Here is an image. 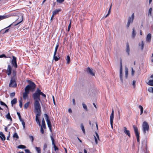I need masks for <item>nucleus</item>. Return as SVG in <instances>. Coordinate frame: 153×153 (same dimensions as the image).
I'll use <instances>...</instances> for the list:
<instances>
[{
	"label": "nucleus",
	"instance_id": "1",
	"mask_svg": "<svg viewBox=\"0 0 153 153\" xmlns=\"http://www.w3.org/2000/svg\"><path fill=\"white\" fill-rule=\"evenodd\" d=\"M27 82L29 84L25 87V92L23 94V98L25 100L28 98V94L29 93L30 91H34L36 86V85L34 82L29 80L27 81Z\"/></svg>",
	"mask_w": 153,
	"mask_h": 153
},
{
	"label": "nucleus",
	"instance_id": "2",
	"mask_svg": "<svg viewBox=\"0 0 153 153\" xmlns=\"http://www.w3.org/2000/svg\"><path fill=\"white\" fill-rule=\"evenodd\" d=\"M33 97L34 101V104H40L39 101H40V89L37 88L35 92L33 94Z\"/></svg>",
	"mask_w": 153,
	"mask_h": 153
},
{
	"label": "nucleus",
	"instance_id": "3",
	"mask_svg": "<svg viewBox=\"0 0 153 153\" xmlns=\"http://www.w3.org/2000/svg\"><path fill=\"white\" fill-rule=\"evenodd\" d=\"M142 130L144 134H145L146 132H148L149 131V125L146 121H144L143 123Z\"/></svg>",
	"mask_w": 153,
	"mask_h": 153
},
{
	"label": "nucleus",
	"instance_id": "4",
	"mask_svg": "<svg viewBox=\"0 0 153 153\" xmlns=\"http://www.w3.org/2000/svg\"><path fill=\"white\" fill-rule=\"evenodd\" d=\"M17 86V83L16 82V78L14 77H11L10 83L9 84V86L11 87H16Z\"/></svg>",
	"mask_w": 153,
	"mask_h": 153
},
{
	"label": "nucleus",
	"instance_id": "5",
	"mask_svg": "<svg viewBox=\"0 0 153 153\" xmlns=\"http://www.w3.org/2000/svg\"><path fill=\"white\" fill-rule=\"evenodd\" d=\"M44 116L45 118L46 119V121H47L48 126L51 132H52L51 129V122L49 119L48 115L46 114H44Z\"/></svg>",
	"mask_w": 153,
	"mask_h": 153
},
{
	"label": "nucleus",
	"instance_id": "6",
	"mask_svg": "<svg viewBox=\"0 0 153 153\" xmlns=\"http://www.w3.org/2000/svg\"><path fill=\"white\" fill-rule=\"evenodd\" d=\"M13 59L11 61V63L12 67L15 68L18 67V65L17 63V60L16 58L14 56H13Z\"/></svg>",
	"mask_w": 153,
	"mask_h": 153
},
{
	"label": "nucleus",
	"instance_id": "7",
	"mask_svg": "<svg viewBox=\"0 0 153 153\" xmlns=\"http://www.w3.org/2000/svg\"><path fill=\"white\" fill-rule=\"evenodd\" d=\"M35 109L37 113L41 114V107L40 104H34Z\"/></svg>",
	"mask_w": 153,
	"mask_h": 153
},
{
	"label": "nucleus",
	"instance_id": "8",
	"mask_svg": "<svg viewBox=\"0 0 153 153\" xmlns=\"http://www.w3.org/2000/svg\"><path fill=\"white\" fill-rule=\"evenodd\" d=\"M134 18V14L133 13L131 15V16H130L128 18V22H127V26L128 27L130 25L131 23H132L133 22V20Z\"/></svg>",
	"mask_w": 153,
	"mask_h": 153
},
{
	"label": "nucleus",
	"instance_id": "9",
	"mask_svg": "<svg viewBox=\"0 0 153 153\" xmlns=\"http://www.w3.org/2000/svg\"><path fill=\"white\" fill-rule=\"evenodd\" d=\"M6 71V73L7 74V75L9 76L12 73V67L10 65H7V69Z\"/></svg>",
	"mask_w": 153,
	"mask_h": 153
},
{
	"label": "nucleus",
	"instance_id": "10",
	"mask_svg": "<svg viewBox=\"0 0 153 153\" xmlns=\"http://www.w3.org/2000/svg\"><path fill=\"white\" fill-rule=\"evenodd\" d=\"M20 19H21L20 21L19 22H17L16 24H15V22H13L11 24H10V25H9L6 28H5L6 29L8 27H9L12 26H15L17 25H18L23 20V16H22L21 15L20 16Z\"/></svg>",
	"mask_w": 153,
	"mask_h": 153
},
{
	"label": "nucleus",
	"instance_id": "11",
	"mask_svg": "<svg viewBox=\"0 0 153 153\" xmlns=\"http://www.w3.org/2000/svg\"><path fill=\"white\" fill-rule=\"evenodd\" d=\"M86 72L87 73L91 75L94 76V74L93 71L92 69H91L89 67H88L86 69Z\"/></svg>",
	"mask_w": 153,
	"mask_h": 153
},
{
	"label": "nucleus",
	"instance_id": "12",
	"mask_svg": "<svg viewBox=\"0 0 153 153\" xmlns=\"http://www.w3.org/2000/svg\"><path fill=\"white\" fill-rule=\"evenodd\" d=\"M51 138L52 141V144L53 145L55 151H56L57 150H58V148L56 147L54 143V140L53 138V137L51 135Z\"/></svg>",
	"mask_w": 153,
	"mask_h": 153
},
{
	"label": "nucleus",
	"instance_id": "13",
	"mask_svg": "<svg viewBox=\"0 0 153 153\" xmlns=\"http://www.w3.org/2000/svg\"><path fill=\"white\" fill-rule=\"evenodd\" d=\"M124 131L125 133L130 137H131V134L129 131L127 130V128L126 127H124Z\"/></svg>",
	"mask_w": 153,
	"mask_h": 153
},
{
	"label": "nucleus",
	"instance_id": "14",
	"mask_svg": "<svg viewBox=\"0 0 153 153\" xmlns=\"http://www.w3.org/2000/svg\"><path fill=\"white\" fill-rule=\"evenodd\" d=\"M133 128H134V131L135 132V135H139L138 132V130L137 127H136L135 125H133Z\"/></svg>",
	"mask_w": 153,
	"mask_h": 153
},
{
	"label": "nucleus",
	"instance_id": "15",
	"mask_svg": "<svg viewBox=\"0 0 153 153\" xmlns=\"http://www.w3.org/2000/svg\"><path fill=\"white\" fill-rule=\"evenodd\" d=\"M11 15H4L3 16L0 15V21L4 19H5L10 17Z\"/></svg>",
	"mask_w": 153,
	"mask_h": 153
},
{
	"label": "nucleus",
	"instance_id": "16",
	"mask_svg": "<svg viewBox=\"0 0 153 153\" xmlns=\"http://www.w3.org/2000/svg\"><path fill=\"white\" fill-rule=\"evenodd\" d=\"M114 118V111L113 109L112 110L111 114V115L110 116V123H112V122H113Z\"/></svg>",
	"mask_w": 153,
	"mask_h": 153
},
{
	"label": "nucleus",
	"instance_id": "17",
	"mask_svg": "<svg viewBox=\"0 0 153 153\" xmlns=\"http://www.w3.org/2000/svg\"><path fill=\"white\" fill-rule=\"evenodd\" d=\"M0 138L2 140H5L6 139L5 137L2 132H0Z\"/></svg>",
	"mask_w": 153,
	"mask_h": 153
},
{
	"label": "nucleus",
	"instance_id": "18",
	"mask_svg": "<svg viewBox=\"0 0 153 153\" xmlns=\"http://www.w3.org/2000/svg\"><path fill=\"white\" fill-rule=\"evenodd\" d=\"M151 38V35L149 33L147 34L146 38V40L147 42H150Z\"/></svg>",
	"mask_w": 153,
	"mask_h": 153
},
{
	"label": "nucleus",
	"instance_id": "19",
	"mask_svg": "<svg viewBox=\"0 0 153 153\" xmlns=\"http://www.w3.org/2000/svg\"><path fill=\"white\" fill-rule=\"evenodd\" d=\"M136 33L134 27L132 29V33L131 36L132 38L134 39L136 35Z\"/></svg>",
	"mask_w": 153,
	"mask_h": 153
},
{
	"label": "nucleus",
	"instance_id": "20",
	"mask_svg": "<svg viewBox=\"0 0 153 153\" xmlns=\"http://www.w3.org/2000/svg\"><path fill=\"white\" fill-rule=\"evenodd\" d=\"M6 118L10 120L11 122L12 121V119L11 118V117L10 116V113L9 112V111H8V113L7 114L6 116Z\"/></svg>",
	"mask_w": 153,
	"mask_h": 153
},
{
	"label": "nucleus",
	"instance_id": "21",
	"mask_svg": "<svg viewBox=\"0 0 153 153\" xmlns=\"http://www.w3.org/2000/svg\"><path fill=\"white\" fill-rule=\"evenodd\" d=\"M61 10L60 9H56L53 12L52 14H53V15H55L58 14L59 12L61 11Z\"/></svg>",
	"mask_w": 153,
	"mask_h": 153
},
{
	"label": "nucleus",
	"instance_id": "22",
	"mask_svg": "<svg viewBox=\"0 0 153 153\" xmlns=\"http://www.w3.org/2000/svg\"><path fill=\"white\" fill-rule=\"evenodd\" d=\"M126 52L127 53L128 55H129V51H130V48L129 47V45L128 43H127L126 45Z\"/></svg>",
	"mask_w": 153,
	"mask_h": 153
},
{
	"label": "nucleus",
	"instance_id": "23",
	"mask_svg": "<svg viewBox=\"0 0 153 153\" xmlns=\"http://www.w3.org/2000/svg\"><path fill=\"white\" fill-rule=\"evenodd\" d=\"M139 46L141 47V50H143L144 46V44L143 41H142L141 43H140L139 44Z\"/></svg>",
	"mask_w": 153,
	"mask_h": 153
},
{
	"label": "nucleus",
	"instance_id": "24",
	"mask_svg": "<svg viewBox=\"0 0 153 153\" xmlns=\"http://www.w3.org/2000/svg\"><path fill=\"white\" fill-rule=\"evenodd\" d=\"M17 102V100L16 98H14L13 100L11 102L12 106H13L14 104H16Z\"/></svg>",
	"mask_w": 153,
	"mask_h": 153
},
{
	"label": "nucleus",
	"instance_id": "25",
	"mask_svg": "<svg viewBox=\"0 0 153 153\" xmlns=\"http://www.w3.org/2000/svg\"><path fill=\"white\" fill-rule=\"evenodd\" d=\"M147 83L149 85L153 86V79L149 80Z\"/></svg>",
	"mask_w": 153,
	"mask_h": 153
},
{
	"label": "nucleus",
	"instance_id": "26",
	"mask_svg": "<svg viewBox=\"0 0 153 153\" xmlns=\"http://www.w3.org/2000/svg\"><path fill=\"white\" fill-rule=\"evenodd\" d=\"M56 54H55V53H54V55H53V59L56 61H58L59 60V56L58 57L57 56H56Z\"/></svg>",
	"mask_w": 153,
	"mask_h": 153
},
{
	"label": "nucleus",
	"instance_id": "27",
	"mask_svg": "<svg viewBox=\"0 0 153 153\" xmlns=\"http://www.w3.org/2000/svg\"><path fill=\"white\" fill-rule=\"evenodd\" d=\"M17 147L19 149H25L26 148L25 146L22 145H19Z\"/></svg>",
	"mask_w": 153,
	"mask_h": 153
},
{
	"label": "nucleus",
	"instance_id": "28",
	"mask_svg": "<svg viewBox=\"0 0 153 153\" xmlns=\"http://www.w3.org/2000/svg\"><path fill=\"white\" fill-rule=\"evenodd\" d=\"M138 107L140 109V114L141 115L143 112V107L140 105H139L138 106Z\"/></svg>",
	"mask_w": 153,
	"mask_h": 153
},
{
	"label": "nucleus",
	"instance_id": "29",
	"mask_svg": "<svg viewBox=\"0 0 153 153\" xmlns=\"http://www.w3.org/2000/svg\"><path fill=\"white\" fill-rule=\"evenodd\" d=\"M42 125L43 128H46L45 123V120L43 118H42Z\"/></svg>",
	"mask_w": 153,
	"mask_h": 153
},
{
	"label": "nucleus",
	"instance_id": "30",
	"mask_svg": "<svg viewBox=\"0 0 153 153\" xmlns=\"http://www.w3.org/2000/svg\"><path fill=\"white\" fill-rule=\"evenodd\" d=\"M128 69L127 68H125V77L126 79L128 76Z\"/></svg>",
	"mask_w": 153,
	"mask_h": 153
},
{
	"label": "nucleus",
	"instance_id": "31",
	"mask_svg": "<svg viewBox=\"0 0 153 153\" xmlns=\"http://www.w3.org/2000/svg\"><path fill=\"white\" fill-rule=\"evenodd\" d=\"M66 60L67 64H69L71 61L70 58L69 56H67Z\"/></svg>",
	"mask_w": 153,
	"mask_h": 153
},
{
	"label": "nucleus",
	"instance_id": "32",
	"mask_svg": "<svg viewBox=\"0 0 153 153\" xmlns=\"http://www.w3.org/2000/svg\"><path fill=\"white\" fill-rule=\"evenodd\" d=\"M0 104L2 105H4L5 106L7 109H8V108L7 106V105H6L4 102L2 101H0Z\"/></svg>",
	"mask_w": 153,
	"mask_h": 153
},
{
	"label": "nucleus",
	"instance_id": "33",
	"mask_svg": "<svg viewBox=\"0 0 153 153\" xmlns=\"http://www.w3.org/2000/svg\"><path fill=\"white\" fill-rule=\"evenodd\" d=\"M152 8H150L149 10V12H148V16H152Z\"/></svg>",
	"mask_w": 153,
	"mask_h": 153
},
{
	"label": "nucleus",
	"instance_id": "34",
	"mask_svg": "<svg viewBox=\"0 0 153 153\" xmlns=\"http://www.w3.org/2000/svg\"><path fill=\"white\" fill-rule=\"evenodd\" d=\"M82 105L83 108L86 111H87L88 109L87 108V105L84 103H82Z\"/></svg>",
	"mask_w": 153,
	"mask_h": 153
},
{
	"label": "nucleus",
	"instance_id": "35",
	"mask_svg": "<svg viewBox=\"0 0 153 153\" xmlns=\"http://www.w3.org/2000/svg\"><path fill=\"white\" fill-rule=\"evenodd\" d=\"M80 127L81 129L82 130L84 134H85V129L84 128V126L83 125V124L82 123L81 124Z\"/></svg>",
	"mask_w": 153,
	"mask_h": 153
},
{
	"label": "nucleus",
	"instance_id": "36",
	"mask_svg": "<svg viewBox=\"0 0 153 153\" xmlns=\"http://www.w3.org/2000/svg\"><path fill=\"white\" fill-rule=\"evenodd\" d=\"M35 148L38 153H41V149L39 147H36Z\"/></svg>",
	"mask_w": 153,
	"mask_h": 153
},
{
	"label": "nucleus",
	"instance_id": "37",
	"mask_svg": "<svg viewBox=\"0 0 153 153\" xmlns=\"http://www.w3.org/2000/svg\"><path fill=\"white\" fill-rule=\"evenodd\" d=\"M29 102H28L24 105V108L25 109H27L29 106Z\"/></svg>",
	"mask_w": 153,
	"mask_h": 153
},
{
	"label": "nucleus",
	"instance_id": "38",
	"mask_svg": "<svg viewBox=\"0 0 153 153\" xmlns=\"http://www.w3.org/2000/svg\"><path fill=\"white\" fill-rule=\"evenodd\" d=\"M120 80L122 82H123V74L122 73H120Z\"/></svg>",
	"mask_w": 153,
	"mask_h": 153
},
{
	"label": "nucleus",
	"instance_id": "39",
	"mask_svg": "<svg viewBox=\"0 0 153 153\" xmlns=\"http://www.w3.org/2000/svg\"><path fill=\"white\" fill-rule=\"evenodd\" d=\"M59 44H57L56 46V47L55 48V51L54 52V53H55V54H56V53L57 50L58 48L59 47Z\"/></svg>",
	"mask_w": 153,
	"mask_h": 153
},
{
	"label": "nucleus",
	"instance_id": "40",
	"mask_svg": "<svg viewBox=\"0 0 153 153\" xmlns=\"http://www.w3.org/2000/svg\"><path fill=\"white\" fill-rule=\"evenodd\" d=\"M41 95H42L44 98H45L46 97V95L43 92H41V90H40V96Z\"/></svg>",
	"mask_w": 153,
	"mask_h": 153
},
{
	"label": "nucleus",
	"instance_id": "41",
	"mask_svg": "<svg viewBox=\"0 0 153 153\" xmlns=\"http://www.w3.org/2000/svg\"><path fill=\"white\" fill-rule=\"evenodd\" d=\"M36 121L37 123L39 124V126H41L39 118H36Z\"/></svg>",
	"mask_w": 153,
	"mask_h": 153
},
{
	"label": "nucleus",
	"instance_id": "42",
	"mask_svg": "<svg viewBox=\"0 0 153 153\" xmlns=\"http://www.w3.org/2000/svg\"><path fill=\"white\" fill-rule=\"evenodd\" d=\"M13 137L14 138L16 137V138H19V137L16 133H15L13 135Z\"/></svg>",
	"mask_w": 153,
	"mask_h": 153
},
{
	"label": "nucleus",
	"instance_id": "43",
	"mask_svg": "<svg viewBox=\"0 0 153 153\" xmlns=\"http://www.w3.org/2000/svg\"><path fill=\"white\" fill-rule=\"evenodd\" d=\"M19 106L21 108H22V100H19Z\"/></svg>",
	"mask_w": 153,
	"mask_h": 153
},
{
	"label": "nucleus",
	"instance_id": "44",
	"mask_svg": "<svg viewBox=\"0 0 153 153\" xmlns=\"http://www.w3.org/2000/svg\"><path fill=\"white\" fill-rule=\"evenodd\" d=\"M13 76L12 77H14V78H16L15 76H16V71L14 70H13Z\"/></svg>",
	"mask_w": 153,
	"mask_h": 153
},
{
	"label": "nucleus",
	"instance_id": "45",
	"mask_svg": "<svg viewBox=\"0 0 153 153\" xmlns=\"http://www.w3.org/2000/svg\"><path fill=\"white\" fill-rule=\"evenodd\" d=\"M71 21H70V23L68 26V29L67 30L68 32H69L70 31V28L71 27Z\"/></svg>",
	"mask_w": 153,
	"mask_h": 153
},
{
	"label": "nucleus",
	"instance_id": "46",
	"mask_svg": "<svg viewBox=\"0 0 153 153\" xmlns=\"http://www.w3.org/2000/svg\"><path fill=\"white\" fill-rule=\"evenodd\" d=\"M15 93L14 92H13L12 93H11L10 94V97H12L15 96Z\"/></svg>",
	"mask_w": 153,
	"mask_h": 153
},
{
	"label": "nucleus",
	"instance_id": "47",
	"mask_svg": "<svg viewBox=\"0 0 153 153\" xmlns=\"http://www.w3.org/2000/svg\"><path fill=\"white\" fill-rule=\"evenodd\" d=\"M30 139L31 140V141L32 142H33L34 140V138L33 136H30L29 137Z\"/></svg>",
	"mask_w": 153,
	"mask_h": 153
},
{
	"label": "nucleus",
	"instance_id": "48",
	"mask_svg": "<svg viewBox=\"0 0 153 153\" xmlns=\"http://www.w3.org/2000/svg\"><path fill=\"white\" fill-rule=\"evenodd\" d=\"M41 126V128L40 129V131L42 134H43L44 133V129Z\"/></svg>",
	"mask_w": 153,
	"mask_h": 153
},
{
	"label": "nucleus",
	"instance_id": "49",
	"mask_svg": "<svg viewBox=\"0 0 153 153\" xmlns=\"http://www.w3.org/2000/svg\"><path fill=\"white\" fill-rule=\"evenodd\" d=\"M65 0H56V1L59 3H62Z\"/></svg>",
	"mask_w": 153,
	"mask_h": 153
},
{
	"label": "nucleus",
	"instance_id": "50",
	"mask_svg": "<svg viewBox=\"0 0 153 153\" xmlns=\"http://www.w3.org/2000/svg\"><path fill=\"white\" fill-rule=\"evenodd\" d=\"M47 147V145L46 143H45L44 144V146H43V149L44 150Z\"/></svg>",
	"mask_w": 153,
	"mask_h": 153
},
{
	"label": "nucleus",
	"instance_id": "51",
	"mask_svg": "<svg viewBox=\"0 0 153 153\" xmlns=\"http://www.w3.org/2000/svg\"><path fill=\"white\" fill-rule=\"evenodd\" d=\"M3 57L7 58V56L4 54H2L0 55V58H3Z\"/></svg>",
	"mask_w": 153,
	"mask_h": 153
},
{
	"label": "nucleus",
	"instance_id": "52",
	"mask_svg": "<svg viewBox=\"0 0 153 153\" xmlns=\"http://www.w3.org/2000/svg\"><path fill=\"white\" fill-rule=\"evenodd\" d=\"M22 124L23 126V129H24L25 128V123L24 121H22Z\"/></svg>",
	"mask_w": 153,
	"mask_h": 153
},
{
	"label": "nucleus",
	"instance_id": "53",
	"mask_svg": "<svg viewBox=\"0 0 153 153\" xmlns=\"http://www.w3.org/2000/svg\"><path fill=\"white\" fill-rule=\"evenodd\" d=\"M25 153H31L30 152V150L29 149H25Z\"/></svg>",
	"mask_w": 153,
	"mask_h": 153
},
{
	"label": "nucleus",
	"instance_id": "54",
	"mask_svg": "<svg viewBox=\"0 0 153 153\" xmlns=\"http://www.w3.org/2000/svg\"><path fill=\"white\" fill-rule=\"evenodd\" d=\"M41 114L36 113V118H39V117L40 115Z\"/></svg>",
	"mask_w": 153,
	"mask_h": 153
},
{
	"label": "nucleus",
	"instance_id": "55",
	"mask_svg": "<svg viewBox=\"0 0 153 153\" xmlns=\"http://www.w3.org/2000/svg\"><path fill=\"white\" fill-rule=\"evenodd\" d=\"M134 71L133 70L132 68H131V75L132 76H133L134 74Z\"/></svg>",
	"mask_w": 153,
	"mask_h": 153
},
{
	"label": "nucleus",
	"instance_id": "56",
	"mask_svg": "<svg viewBox=\"0 0 153 153\" xmlns=\"http://www.w3.org/2000/svg\"><path fill=\"white\" fill-rule=\"evenodd\" d=\"M136 81L135 80H133L132 82V85L134 86V88L135 86Z\"/></svg>",
	"mask_w": 153,
	"mask_h": 153
},
{
	"label": "nucleus",
	"instance_id": "57",
	"mask_svg": "<svg viewBox=\"0 0 153 153\" xmlns=\"http://www.w3.org/2000/svg\"><path fill=\"white\" fill-rule=\"evenodd\" d=\"M136 137H137V141L138 142H139L140 141V140L139 139V135H136Z\"/></svg>",
	"mask_w": 153,
	"mask_h": 153
},
{
	"label": "nucleus",
	"instance_id": "58",
	"mask_svg": "<svg viewBox=\"0 0 153 153\" xmlns=\"http://www.w3.org/2000/svg\"><path fill=\"white\" fill-rule=\"evenodd\" d=\"M17 114L19 117V118H20L21 117V116L20 113L19 112H17Z\"/></svg>",
	"mask_w": 153,
	"mask_h": 153
},
{
	"label": "nucleus",
	"instance_id": "59",
	"mask_svg": "<svg viewBox=\"0 0 153 153\" xmlns=\"http://www.w3.org/2000/svg\"><path fill=\"white\" fill-rule=\"evenodd\" d=\"M148 90L149 91V92H151L153 93V87L151 88V89H148Z\"/></svg>",
	"mask_w": 153,
	"mask_h": 153
},
{
	"label": "nucleus",
	"instance_id": "60",
	"mask_svg": "<svg viewBox=\"0 0 153 153\" xmlns=\"http://www.w3.org/2000/svg\"><path fill=\"white\" fill-rule=\"evenodd\" d=\"M94 138L95 140V143L96 144H97V139L96 137V136H94Z\"/></svg>",
	"mask_w": 153,
	"mask_h": 153
},
{
	"label": "nucleus",
	"instance_id": "61",
	"mask_svg": "<svg viewBox=\"0 0 153 153\" xmlns=\"http://www.w3.org/2000/svg\"><path fill=\"white\" fill-rule=\"evenodd\" d=\"M73 104L74 105H75L76 104L75 100L74 99H73L72 100Z\"/></svg>",
	"mask_w": 153,
	"mask_h": 153
},
{
	"label": "nucleus",
	"instance_id": "62",
	"mask_svg": "<svg viewBox=\"0 0 153 153\" xmlns=\"http://www.w3.org/2000/svg\"><path fill=\"white\" fill-rule=\"evenodd\" d=\"M120 73H122V67H120Z\"/></svg>",
	"mask_w": 153,
	"mask_h": 153
},
{
	"label": "nucleus",
	"instance_id": "63",
	"mask_svg": "<svg viewBox=\"0 0 153 153\" xmlns=\"http://www.w3.org/2000/svg\"><path fill=\"white\" fill-rule=\"evenodd\" d=\"M95 133H96V136L97 137L98 139L99 140V135H98V134L96 132Z\"/></svg>",
	"mask_w": 153,
	"mask_h": 153
},
{
	"label": "nucleus",
	"instance_id": "64",
	"mask_svg": "<svg viewBox=\"0 0 153 153\" xmlns=\"http://www.w3.org/2000/svg\"><path fill=\"white\" fill-rule=\"evenodd\" d=\"M68 112L70 113H72V110H71V109L70 108L68 109Z\"/></svg>",
	"mask_w": 153,
	"mask_h": 153
}]
</instances>
